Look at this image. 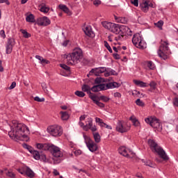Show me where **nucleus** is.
Wrapping results in <instances>:
<instances>
[{"mask_svg":"<svg viewBox=\"0 0 178 178\" xmlns=\"http://www.w3.org/2000/svg\"><path fill=\"white\" fill-rule=\"evenodd\" d=\"M26 21L28 23H35V18L34 17V15L30 14L26 17Z\"/></svg>","mask_w":178,"mask_h":178,"instance_id":"obj_33","label":"nucleus"},{"mask_svg":"<svg viewBox=\"0 0 178 178\" xmlns=\"http://www.w3.org/2000/svg\"><path fill=\"white\" fill-rule=\"evenodd\" d=\"M133 81L134 84H136V86H138V87H140L141 88L148 87V83L143 82L142 81L134 79Z\"/></svg>","mask_w":178,"mask_h":178,"instance_id":"obj_26","label":"nucleus"},{"mask_svg":"<svg viewBox=\"0 0 178 178\" xmlns=\"http://www.w3.org/2000/svg\"><path fill=\"white\" fill-rule=\"evenodd\" d=\"M81 90L82 91H83V92H87V94L89 95V98H90V95H93L92 93H91V88H90V86L88 85H83L81 87Z\"/></svg>","mask_w":178,"mask_h":178,"instance_id":"obj_28","label":"nucleus"},{"mask_svg":"<svg viewBox=\"0 0 178 178\" xmlns=\"http://www.w3.org/2000/svg\"><path fill=\"white\" fill-rule=\"evenodd\" d=\"M20 32L23 34L24 38H30V37H31V34L29 33V32L24 29H21Z\"/></svg>","mask_w":178,"mask_h":178,"instance_id":"obj_38","label":"nucleus"},{"mask_svg":"<svg viewBox=\"0 0 178 178\" xmlns=\"http://www.w3.org/2000/svg\"><path fill=\"white\" fill-rule=\"evenodd\" d=\"M25 175H26V176L30 178H33L34 177V176H35V173H34V171L29 167L26 168Z\"/></svg>","mask_w":178,"mask_h":178,"instance_id":"obj_31","label":"nucleus"},{"mask_svg":"<svg viewBox=\"0 0 178 178\" xmlns=\"http://www.w3.org/2000/svg\"><path fill=\"white\" fill-rule=\"evenodd\" d=\"M148 144L152 152H156V154H158L161 159H163V161L169 160V156H168V154H166L165 150H163V149L161 147V146H159L158 143L155 142V140L149 139L148 140Z\"/></svg>","mask_w":178,"mask_h":178,"instance_id":"obj_4","label":"nucleus"},{"mask_svg":"<svg viewBox=\"0 0 178 178\" xmlns=\"http://www.w3.org/2000/svg\"><path fill=\"white\" fill-rule=\"evenodd\" d=\"M93 5L95 6H99V5H101V1L100 0H94Z\"/></svg>","mask_w":178,"mask_h":178,"instance_id":"obj_52","label":"nucleus"},{"mask_svg":"<svg viewBox=\"0 0 178 178\" xmlns=\"http://www.w3.org/2000/svg\"><path fill=\"white\" fill-rule=\"evenodd\" d=\"M40 159H42L43 161V162H47L48 159H47V156H45V154H42L40 156Z\"/></svg>","mask_w":178,"mask_h":178,"instance_id":"obj_54","label":"nucleus"},{"mask_svg":"<svg viewBox=\"0 0 178 178\" xmlns=\"http://www.w3.org/2000/svg\"><path fill=\"white\" fill-rule=\"evenodd\" d=\"M118 152L120 155H122V156H125L126 158H134V156H136L134 152L123 146L119 147Z\"/></svg>","mask_w":178,"mask_h":178,"instance_id":"obj_11","label":"nucleus"},{"mask_svg":"<svg viewBox=\"0 0 178 178\" xmlns=\"http://www.w3.org/2000/svg\"><path fill=\"white\" fill-rule=\"evenodd\" d=\"M132 42L134 45H135L136 48H139V49H145V48H147V43L143 40V37H141L139 33L134 35Z\"/></svg>","mask_w":178,"mask_h":178,"instance_id":"obj_6","label":"nucleus"},{"mask_svg":"<svg viewBox=\"0 0 178 178\" xmlns=\"http://www.w3.org/2000/svg\"><path fill=\"white\" fill-rule=\"evenodd\" d=\"M23 148H25V149H28V151L31 153L33 150L34 149L31 146L24 143L22 145Z\"/></svg>","mask_w":178,"mask_h":178,"instance_id":"obj_42","label":"nucleus"},{"mask_svg":"<svg viewBox=\"0 0 178 178\" xmlns=\"http://www.w3.org/2000/svg\"><path fill=\"white\" fill-rule=\"evenodd\" d=\"M35 58L38 59V60H40V63H41V65H43V66H44V65H48L49 64V60L44 58L42 56H35Z\"/></svg>","mask_w":178,"mask_h":178,"instance_id":"obj_27","label":"nucleus"},{"mask_svg":"<svg viewBox=\"0 0 178 178\" xmlns=\"http://www.w3.org/2000/svg\"><path fill=\"white\" fill-rule=\"evenodd\" d=\"M113 96L115 98H122V94H120V92H115Z\"/></svg>","mask_w":178,"mask_h":178,"instance_id":"obj_56","label":"nucleus"},{"mask_svg":"<svg viewBox=\"0 0 178 178\" xmlns=\"http://www.w3.org/2000/svg\"><path fill=\"white\" fill-rule=\"evenodd\" d=\"M93 134V138L95 141V143H100L101 142V136L99 135V133L98 132H92Z\"/></svg>","mask_w":178,"mask_h":178,"instance_id":"obj_35","label":"nucleus"},{"mask_svg":"<svg viewBox=\"0 0 178 178\" xmlns=\"http://www.w3.org/2000/svg\"><path fill=\"white\" fill-rule=\"evenodd\" d=\"M114 59H120V56L118 54V53H115L113 54Z\"/></svg>","mask_w":178,"mask_h":178,"instance_id":"obj_61","label":"nucleus"},{"mask_svg":"<svg viewBox=\"0 0 178 178\" xmlns=\"http://www.w3.org/2000/svg\"><path fill=\"white\" fill-rule=\"evenodd\" d=\"M158 55L163 60H166L169 58V42L168 41L161 40V45L158 51Z\"/></svg>","mask_w":178,"mask_h":178,"instance_id":"obj_5","label":"nucleus"},{"mask_svg":"<svg viewBox=\"0 0 178 178\" xmlns=\"http://www.w3.org/2000/svg\"><path fill=\"white\" fill-rule=\"evenodd\" d=\"M75 95H76V97H79V98H83V97H86V93L82 91L76 90L75 92Z\"/></svg>","mask_w":178,"mask_h":178,"instance_id":"obj_41","label":"nucleus"},{"mask_svg":"<svg viewBox=\"0 0 178 178\" xmlns=\"http://www.w3.org/2000/svg\"><path fill=\"white\" fill-rule=\"evenodd\" d=\"M123 37H124V35H123V33H122V32H120L115 37V41H122V40H123Z\"/></svg>","mask_w":178,"mask_h":178,"instance_id":"obj_40","label":"nucleus"},{"mask_svg":"<svg viewBox=\"0 0 178 178\" xmlns=\"http://www.w3.org/2000/svg\"><path fill=\"white\" fill-rule=\"evenodd\" d=\"M148 2H149V1L146 0L140 4V9L143 12H144V13H147V12H148L149 10Z\"/></svg>","mask_w":178,"mask_h":178,"instance_id":"obj_23","label":"nucleus"},{"mask_svg":"<svg viewBox=\"0 0 178 178\" xmlns=\"http://www.w3.org/2000/svg\"><path fill=\"white\" fill-rule=\"evenodd\" d=\"M104 47L106 48V49H108L110 54H112L113 52L112 48L111 47V45H109V43H108V42L104 41Z\"/></svg>","mask_w":178,"mask_h":178,"instance_id":"obj_46","label":"nucleus"},{"mask_svg":"<svg viewBox=\"0 0 178 178\" xmlns=\"http://www.w3.org/2000/svg\"><path fill=\"white\" fill-rule=\"evenodd\" d=\"M95 122L96 123H99V125L101 124V123H102L104 121L102 120V119L99 118H95Z\"/></svg>","mask_w":178,"mask_h":178,"instance_id":"obj_57","label":"nucleus"},{"mask_svg":"<svg viewBox=\"0 0 178 178\" xmlns=\"http://www.w3.org/2000/svg\"><path fill=\"white\" fill-rule=\"evenodd\" d=\"M136 105H138V106H144V102H143V101H141V99H138L136 101Z\"/></svg>","mask_w":178,"mask_h":178,"instance_id":"obj_49","label":"nucleus"},{"mask_svg":"<svg viewBox=\"0 0 178 178\" xmlns=\"http://www.w3.org/2000/svg\"><path fill=\"white\" fill-rule=\"evenodd\" d=\"M48 151H51L54 158H62V156H63V153H62L60 149L54 145H50Z\"/></svg>","mask_w":178,"mask_h":178,"instance_id":"obj_12","label":"nucleus"},{"mask_svg":"<svg viewBox=\"0 0 178 178\" xmlns=\"http://www.w3.org/2000/svg\"><path fill=\"white\" fill-rule=\"evenodd\" d=\"M0 35L2 38H6V35L5 34V31H0Z\"/></svg>","mask_w":178,"mask_h":178,"instance_id":"obj_55","label":"nucleus"},{"mask_svg":"<svg viewBox=\"0 0 178 178\" xmlns=\"http://www.w3.org/2000/svg\"><path fill=\"white\" fill-rule=\"evenodd\" d=\"M147 66L150 70H154V69H155V64H154L152 61H148Z\"/></svg>","mask_w":178,"mask_h":178,"instance_id":"obj_44","label":"nucleus"},{"mask_svg":"<svg viewBox=\"0 0 178 178\" xmlns=\"http://www.w3.org/2000/svg\"><path fill=\"white\" fill-rule=\"evenodd\" d=\"M83 138L85 143L86 144V147L89 151H90V152H95V151L98 149V146L96 143H95L94 140H92L90 136L83 134Z\"/></svg>","mask_w":178,"mask_h":178,"instance_id":"obj_8","label":"nucleus"},{"mask_svg":"<svg viewBox=\"0 0 178 178\" xmlns=\"http://www.w3.org/2000/svg\"><path fill=\"white\" fill-rule=\"evenodd\" d=\"M113 24L114 23L108 22L106 21L102 22L103 27H104V29H106L107 30H109V31H111L112 26H113Z\"/></svg>","mask_w":178,"mask_h":178,"instance_id":"obj_29","label":"nucleus"},{"mask_svg":"<svg viewBox=\"0 0 178 178\" xmlns=\"http://www.w3.org/2000/svg\"><path fill=\"white\" fill-rule=\"evenodd\" d=\"M109 70H107V71H105L104 72V76L105 77H109V76H111V74H115L113 73H115V70H112L111 72H109Z\"/></svg>","mask_w":178,"mask_h":178,"instance_id":"obj_47","label":"nucleus"},{"mask_svg":"<svg viewBox=\"0 0 178 178\" xmlns=\"http://www.w3.org/2000/svg\"><path fill=\"white\" fill-rule=\"evenodd\" d=\"M16 87V82L13 81L9 87V90H13Z\"/></svg>","mask_w":178,"mask_h":178,"instance_id":"obj_58","label":"nucleus"},{"mask_svg":"<svg viewBox=\"0 0 178 178\" xmlns=\"http://www.w3.org/2000/svg\"><path fill=\"white\" fill-rule=\"evenodd\" d=\"M3 173L8 176V177L15 178L16 174L12 172V170H8V168H5L3 170H0V175H3Z\"/></svg>","mask_w":178,"mask_h":178,"instance_id":"obj_20","label":"nucleus"},{"mask_svg":"<svg viewBox=\"0 0 178 178\" xmlns=\"http://www.w3.org/2000/svg\"><path fill=\"white\" fill-rule=\"evenodd\" d=\"M107 70H109V68H106V67H99L92 69L90 73H93L95 76H99L102 73H105Z\"/></svg>","mask_w":178,"mask_h":178,"instance_id":"obj_17","label":"nucleus"},{"mask_svg":"<svg viewBox=\"0 0 178 178\" xmlns=\"http://www.w3.org/2000/svg\"><path fill=\"white\" fill-rule=\"evenodd\" d=\"M49 146L50 145L47 143H38L36 145L38 149H40L41 151H48Z\"/></svg>","mask_w":178,"mask_h":178,"instance_id":"obj_21","label":"nucleus"},{"mask_svg":"<svg viewBox=\"0 0 178 178\" xmlns=\"http://www.w3.org/2000/svg\"><path fill=\"white\" fill-rule=\"evenodd\" d=\"M120 26L114 23L113 24V26H111L110 31H111V33H114V34H119L120 33Z\"/></svg>","mask_w":178,"mask_h":178,"instance_id":"obj_25","label":"nucleus"},{"mask_svg":"<svg viewBox=\"0 0 178 178\" xmlns=\"http://www.w3.org/2000/svg\"><path fill=\"white\" fill-rule=\"evenodd\" d=\"M120 33H122V34H123L124 35H133V31H131V29H130V28H129V26H120Z\"/></svg>","mask_w":178,"mask_h":178,"instance_id":"obj_19","label":"nucleus"},{"mask_svg":"<svg viewBox=\"0 0 178 178\" xmlns=\"http://www.w3.org/2000/svg\"><path fill=\"white\" fill-rule=\"evenodd\" d=\"M129 120H131V122H132V124L135 127H140V126L141 125V124L140 123V121H138V119H137V118L134 115L131 116L129 118Z\"/></svg>","mask_w":178,"mask_h":178,"instance_id":"obj_24","label":"nucleus"},{"mask_svg":"<svg viewBox=\"0 0 178 178\" xmlns=\"http://www.w3.org/2000/svg\"><path fill=\"white\" fill-rule=\"evenodd\" d=\"M172 104L174 106H177L178 107V97H176L172 99Z\"/></svg>","mask_w":178,"mask_h":178,"instance_id":"obj_51","label":"nucleus"},{"mask_svg":"<svg viewBox=\"0 0 178 178\" xmlns=\"http://www.w3.org/2000/svg\"><path fill=\"white\" fill-rule=\"evenodd\" d=\"M148 86L150 87V89H149L150 92H155V91H156V83L155 81H151Z\"/></svg>","mask_w":178,"mask_h":178,"instance_id":"obj_30","label":"nucleus"},{"mask_svg":"<svg viewBox=\"0 0 178 178\" xmlns=\"http://www.w3.org/2000/svg\"><path fill=\"white\" fill-rule=\"evenodd\" d=\"M108 79H105L104 78H96L95 80V84H99L94 86L91 88V91L93 92H98V91H105L106 90H110L112 88H118L120 87V84L118 82H109L107 83H106Z\"/></svg>","mask_w":178,"mask_h":178,"instance_id":"obj_2","label":"nucleus"},{"mask_svg":"<svg viewBox=\"0 0 178 178\" xmlns=\"http://www.w3.org/2000/svg\"><path fill=\"white\" fill-rule=\"evenodd\" d=\"M67 44H69V40H65L63 42V47H67Z\"/></svg>","mask_w":178,"mask_h":178,"instance_id":"obj_64","label":"nucleus"},{"mask_svg":"<svg viewBox=\"0 0 178 178\" xmlns=\"http://www.w3.org/2000/svg\"><path fill=\"white\" fill-rule=\"evenodd\" d=\"M59 8L63 10V12H65V13H67V15H72V13H70V10H69V8H67V6H66L65 5L60 4Z\"/></svg>","mask_w":178,"mask_h":178,"instance_id":"obj_32","label":"nucleus"},{"mask_svg":"<svg viewBox=\"0 0 178 178\" xmlns=\"http://www.w3.org/2000/svg\"><path fill=\"white\" fill-rule=\"evenodd\" d=\"M154 25L156 26V27H158L159 30H162V26H163V21L160 20L158 22L154 23Z\"/></svg>","mask_w":178,"mask_h":178,"instance_id":"obj_43","label":"nucleus"},{"mask_svg":"<svg viewBox=\"0 0 178 178\" xmlns=\"http://www.w3.org/2000/svg\"><path fill=\"white\" fill-rule=\"evenodd\" d=\"M84 33L88 37H92V31H91V27L90 26H86L85 30H84Z\"/></svg>","mask_w":178,"mask_h":178,"instance_id":"obj_37","label":"nucleus"},{"mask_svg":"<svg viewBox=\"0 0 178 178\" xmlns=\"http://www.w3.org/2000/svg\"><path fill=\"white\" fill-rule=\"evenodd\" d=\"M0 3H6L7 5H10L9 0H0Z\"/></svg>","mask_w":178,"mask_h":178,"instance_id":"obj_59","label":"nucleus"},{"mask_svg":"<svg viewBox=\"0 0 178 178\" xmlns=\"http://www.w3.org/2000/svg\"><path fill=\"white\" fill-rule=\"evenodd\" d=\"M38 9L40 12L44 13V15H47V13H49L51 8H49V6L47 5V1L45 0H42L38 6Z\"/></svg>","mask_w":178,"mask_h":178,"instance_id":"obj_15","label":"nucleus"},{"mask_svg":"<svg viewBox=\"0 0 178 178\" xmlns=\"http://www.w3.org/2000/svg\"><path fill=\"white\" fill-rule=\"evenodd\" d=\"M145 122L147 124H149V126H151V127H153L154 129H162V127L161 126V122H159V120L156 118V117H147L145 118Z\"/></svg>","mask_w":178,"mask_h":178,"instance_id":"obj_9","label":"nucleus"},{"mask_svg":"<svg viewBox=\"0 0 178 178\" xmlns=\"http://www.w3.org/2000/svg\"><path fill=\"white\" fill-rule=\"evenodd\" d=\"M84 131H88V130H91L92 133L94 131H97V126L92 125V119L91 118H88L86 119V124L84 127Z\"/></svg>","mask_w":178,"mask_h":178,"instance_id":"obj_13","label":"nucleus"},{"mask_svg":"<svg viewBox=\"0 0 178 178\" xmlns=\"http://www.w3.org/2000/svg\"><path fill=\"white\" fill-rule=\"evenodd\" d=\"M74 155L76 156H79V155H81V150L78 149L74 152Z\"/></svg>","mask_w":178,"mask_h":178,"instance_id":"obj_60","label":"nucleus"},{"mask_svg":"<svg viewBox=\"0 0 178 178\" xmlns=\"http://www.w3.org/2000/svg\"><path fill=\"white\" fill-rule=\"evenodd\" d=\"M64 58L67 60V65H71L72 66L80 63L83 59V50L79 47L75 48L72 53L67 55H65Z\"/></svg>","mask_w":178,"mask_h":178,"instance_id":"obj_3","label":"nucleus"},{"mask_svg":"<svg viewBox=\"0 0 178 178\" xmlns=\"http://www.w3.org/2000/svg\"><path fill=\"white\" fill-rule=\"evenodd\" d=\"M130 1L134 6H138V0H130Z\"/></svg>","mask_w":178,"mask_h":178,"instance_id":"obj_53","label":"nucleus"},{"mask_svg":"<svg viewBox=\"0 0 178 178\" xmlns=\"http://www.w3.org/2000/svg\"><path fill=\"white\" fill-rule=\"evenodd\" d=\"M90 99H92V101L94 102V104H95L97 106H99V108H105V104L101 102H99L100 100L98 99V96L97 95H90Z\"/></svg>","mask_w":178,"mask_h":178,"instance_id":"obj_18","label":"nucleus"},{"mask_svg":"<svg viewBox=\"0 0 178 178\" xmlns=\"http://www.w3.org/2000/svg\"><path fill=\"white\" fill-rule=\"evenodd\" d=\"M13 47H15V39L10 38L8 39L6 44V53L7 55L12 54V51H13Z\"/></svg>","mask_w":178,"mask_h":178,"instance_id":"obj_16","label":"nucleus"},{"mask_svg":"<svg viewBox=\"0 0 178 178\" xmlns=\"http://www.w3.org/2000/svg\"><path fill=\"white\" fill-rule=\"evenodd\" d=\"M79 125L80 126V127H82V128H83V130H84V127H86V125L83 124V122L79 121Z\"/></svg>","mask_w":178,"mask_h":178,"instance_id":"obj_63","label":"nucleus"},{"mask_svg":"<svg viewBox=\"0 0 178 178\" xmlns=\"http://www.w3.org/2000/svg\"><path fill=\"white\" fill-rule=\"evenodd\" d=\"M36 24H38V26H43L44 27H47V26H49V24H51V19L46 16L40 17L37 19Z\"/></svg>","mask_w":178,"mask_h":178,"instance_id":"obj_14","label":"nucleus"},{"mask_svg":"<svg viewBox=\"0 0 178 178\" xmlns=\"http://www.w3.org/2000/svg\"><path fill=\"white\" fill-rule=\"evenodd\" d=\"M47 131L53 137H60L63 133V129L59 125H51L47 127Z\"/></svg>","mask_w":178,"mask_h":178,"instance_id":"obj_7","label":"nucleus"},{"mask_svg":"<svg viewBox=\"0 0 178 178\" xmlns=\"http://www.w3.org/2000/svg\"><path fill=\"white\" fill-rule=\"evenodd\" d=\"M10 129L11 130L8 131L10 138L14 140V141H29L30 131L26 124L13 120Z\"/></svg>","mask_w":178,"mask_h":178,"instance_id":"obj_1","label":"nucleus"},{"mask_svg":"<svg viewBox=\"0 0 178 178\" xmlns=\"http://www.w3.org/2000/svg\"><path fill=\"white\" fill-rule=\"evenodd\" d=\"M32 155H33L34 159H36V161H38L39 159H41V155H40V152L37 150H32L31 153Z\"/></svg>","mask_w":178,"mask_h":178,"instance_id":"obj_36","label":"nucleus"},{"mask_svg":"<svg viewBox=\"0 0 178 178\" xmlns=\"http://www.w3.org/2000/svg\"><path fill=\"white\" fill-rule=\"evenodd\" d=\"M86 118H87L86 115H83L79 118V121L83 122V120H86Z\"/></svg>","mask_w":178,"mask_h":178,"instance_id":"obj_62","label":"nucleus"},{"mask_svg":"<svg viewBox=\"0 0 178 178\" xmlns=\"http://www.w3.org/2000/svg\"><path fill=\"white\" fill-rule=\"evenodd\" d=\"M116 131L118 133H127L130 130V125L127 122L122 120H118L115 127Z\"/></svg>","mask_w":178,"mask_h":178,"instance_id":"obj_10","label":"nucleus"},{"mask_svg":"<svg viewBox=\"0 0 178 178\" xmlns=\"http://www.w3.org/2000/svg\"><path fill=\"white\" fill-rule=\"evenodd\" d=\"M98 99L100 101H103V102H108L109 101V99H111L109 97L104 96V95H102L99 97H98Z\"/></svg>","mask_w":178,"mask_h":178,"instance_id":"obj_45","label":"nucleus"},{"mask_svg":"<svg viewBox=\"0 0 178 178\" xmlns=\"http://www.w3.org/2000/svg\"><path fill=\"white\" fill-rule=\"evenodd\" d=\"M114 19L117 23H122V24H126V23L129 22V19H127V17H118L115 15Z\"/></svg>","mask_w":178,"mask_h":178,"instance_id":"obj_22","label":"nucleus"},{"mask_svg":"<svg viewBox=\"0 0 178 178\" xmlns=\"http://www.w3.org/2000/svg\"><path fill=\"white\" fill-rule=\"evenodd\" d=\"M17 170L21 175H26V171L27 170V167L23 166V167H21L20 168L17 169Z\"/></svg>","mask_w":178,"mask_h":178,"instance_id":"obj_39","label":"nucleus"},{"mask_svg":"<svg viewBox=\"0 0 178 178\" xmlns=\"http://www.w3.org/2000/svg\"><path fill=\"white\" fill-rule=\"evenodd\" d=\"M60 66L62 67V69L66 70V72H70V67L66 65L65 64H60Z\"/></svg>","mask_w":178,"mask_h":178,"instance_id":"obj_48","label":"nucleus"},{"mask_svg":"<svg viewBox=\"0 0 178 178\" xmlns=\"http://www.w3.org/2000/svg\"><path fill=\"white\" fill-rule=\"evenodd\" d=\"M60 113L61 115L62 120H68L69 118H70V115H69V113H67V111H61Z\"/></svg>","mask_w":178,"mask_h":178,"instance_id":"obj_34","label":"nucleus"},{"mask_svg":"<svg viewBox=\"0 0 178 178\" xmlns=\"http://www.w3.org/2000/svg\"><path fill=\"white\" fill-rule=\"evenodd\" d=\"M34 101H36L37 102H44L45 101L44 98H40L38 96L35 97Z\"/></svg>","mask_w":178,"mask_h":178,"instance_id":"obj_50","label":"nucleus"}]
</instances>
